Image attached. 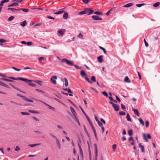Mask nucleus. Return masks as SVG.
<instances>
[{
	"mask_svg": "<svg viewBox=\"0 0 160 160\" xmlns=\"http://www.w3.org/2000/svg\"><path fill=\"white\" fill-rule=\"evenodd\" d=\"M8 78L14 80H20L21 81H24L25 82H36V83L39 84L40 85H41V84L39 83V82H41L42 81L38 80H37L36 81H32L29 80L25 78H16L13 77H9Z\"/></svg>",
	"mask_w": 160,
	"mask_h": 160,
	"instance_id": "1",
	"label": "nucleus"
},
{
	"mask_svg": "<svg viewBox=\"0 0 160 160\" xmlns=\"http://www.w3.org/2000/svg\"><path fill=\"white\" fill-rule=\"evenodd\" d=\"M62 62H65L68 65L70 66L74 65V63L72 61H69L67 59L63 58L62 59Z\"/></svg>",
	"mask_w": 160,
	"mask_h": 160,
	"instance_id": "2",
	"label": "nucleus"
},
{
	"mask_svg": "<svg viewBox=\"0 0 160 160\" xmlns=\"http://www.w3.org/2000/svg\"><path fill=\"white\" fill-rule=\"evenodd\" d=\"M85 14H86L88 15L92 14L94 12V11L91 9L90 8H87L84 9Z\"/></svg>",
	"mask_w": 160,
	"mask_h": 160,
	"instance_id": "3",
	"label": "nucleus"
},
{
	"mask_svg": "<svg viewBox=\"0 0 160 160\" xmlns=\"http://www.w3.org/2000/svg\"><path fill=\"white\" fill-rule=\"evenodd\" d=\"M57 79V77L56 76H53L51 78L50 81L51 82L54 84H56L57 83L56 80Z\"/></svg>",
	"mask_w": 160,
	"mask_h": 160,
	"instance_id": "4",
	"label": "nucleus"
},
{
	"mask_svg": "<svg viewBox=\"0 0 160 160\" xmlns=\"http://www.w3.org/2000/svg\"><path fill=\"white\" fill-rule=\"evenodd\" d=\"M9 1V0H2L0 4V7H2L3 6L4 3L6 2H8ZM2 9V8H0V13Z\"/></svg>",
	"mask_w": 160,
	"mask_h": 160,
	"instance_id": "5",
	"label": "nucleus"
},
{
	"mask_svg": "<svg viewBox=\"0 0 160 160\" xmlns=\"http://www.w3.org/2000/svg\"><path fill=\"white\" fill-rule=\"evenodd\" d=\"M94 146L95 149V158H97L98 157V148L96 144H94Z\"/></svg>",
	"mask_w": 160,
	"mask_h": 160,
	"instance_id": "6",
	"label": "nucleus"
},
{
	"mask_svg": "<svg viewBox=\"0 0 160 160\" xmlns=\"http://www.w3.org/2000/svg\"><path fill=\"white\" fill-rule=\"evenodd\" d=\"M92 18L94 20H102L101 18H100L98 16L96 15H93L92 16Z\"/></svg>",
	"mask_w": 160,
	"mask_h": 160,
	"instance_id": "7",
	"label": "nucleus"
},
{
	"mask_svg": "<svg viewBox=\"0 0 160 160\" xmlns=\"http://www.w3.org/2000/svg\"><path fill=\"white\" fill-rule=\"evenodd\" d=\"M70 110L73 115L74 116L75 118H76L77 114L73 108L72 107H70Z\"/></svg>",
	"mask_w": 160,
	"mask_h": 160,
	"instance_id": "8",
	"label": "nucleus"
},
{
	"mask_svg": "<svg viewBox=\"0 0 160 160\" xmlns=\"http://www.w3.org/2000/svg\"><path fill=\"white\" fill-rule=\"evenodd\" d=\"M114 109L116 111H118L119 110V106L117 104H114L112 106Z\"/></svg>",
	"mask_w": 160,
	"mask_h": 160,
	"instance_id": "9",
	"label": "nucleus"
},
{
	"mask_svg": "<svg viewBox=\"0 0 160 160\" xmlns=\"http://www.w3.org/2000/svg\"><path fill=\"white\" fill-rule=\"evenodd\" d=\"M103 56L101 55L99 56L97 58L98 61L100 63H101L103 62Z\"/></svg>",
	"mask_w": 160,
	"mask_h": 160,
	"instance_id": "10",
	"label": "nucleus"
},
{
	"mask_svg": "<svg viewBox=\"0 0 160 160\" xmlns=\"http://www.w3.org/2000/svg\"><path fill=\"white\" fill-rule=\"evenodd\" d=\"M56 143L57 145V147L59 149H60L61 148V146L60 144V143L59 142V141L58 139H57V140H56Z\"/></svg>",
	"mask_w": 160,
	"mask_h": 160,
	"instance_id": "11",
	"label": "nucleus"
},
{
	"mask_svg": "<svg viewBox=\"0 0 160 160\" xmlns=\"http://www.w3.org/2000/svg\"><path fill=\"white\" fill-rule=\"evenodd\" d=\"M27 22L26 20H24L22 22H21L20 23V25L23 27H25L27 24Z\"/></svg>",
	"mask_w": 160,
	"mask_h": 160,
	"instance_id": "12",
	"label": "nucleus"
},
{
	"mask_svg": "<svg viewBox=\"0 0 160 160\" xmlns=\"http://www.w3.org/2000/svg\"><path fill=\"white\" fill-rule=\"evenodd\" d=\"M133 4L132 3H128L125 5H124L123 7L125 8H129L132 6Z\"/></svg>",
	"mask_w": 160,
	"mask_h": 160,
	"instance_id": "13",
	"label": "nucleus"
},
{
	"mask_svg": "<svg viewBox=\"0 0 160 160\" xmlns=\"http://www.w3.org/2000/svg\"><path fill=\"white\" fill-rule=\"evenodd\" d=\"M20 9H17L13 8H9L8 9V10H11L12 11V12H14L16 11H19Z\"/></svg>",
	"mask_w": 160,
	"mask_h": 160,
	"instance_id": "14",
	"label": "nucleus"
},
{
	"mask_svg": "<svg viewBox=\"0 0 160 160\" xmlns=\"http://www.w3.org/2000/svg\"><path fill=\"white\" fill-rule=\"evenodd\" d=\"M18 5H19V4L18 3L15 2V3H12V4L10 5H9L8 6V7H10L14 6H18Z\"/></svg>",
	"mask_w": 160,
	"mask_h": 160,
	"instance_id": "15",
	"label": "nucleus"
},
{
	"mask_svg": "<svg viewBox=\"0 0 160 160\" xmlns=\"http://www.w3.org/2000/svg\"><path fill=\"white\" fill-rule=\"evenodd\" d=\"M68 13L65 12L63 15V18L65 19H67L68 18Z\"/></svg>",
	"mask_w": 160,
	"mask_h": 160,
	"instance_id": "16",
	"label": "nucleus"
},
{
	"mask_svg": "<svg viewBox=\"0 0 160 160\" xmlns=\"http://www.w3.org/2000/svg\"><path fill=\"white\" fill-rule=\"evenodd\" d=\"M80 74L82 76H85L86 74L84 70H82L80 72Z\"/></svg>",
	"mask_w": 160,
	"mask_h": 160,
	"instance_id": "17",
	"label": "nucleus"
},
{
	"mask_svg": "<svg viewBox=\"0 0 160 160\" xmlns=\"http://www.w3.org/2000/svg\"><path fill=\"white\" fill-rule=\"evenodd\" d=\"M64 79L65 81V86L66 87H67L68 85V80L66 78H64Z\"/></svg>",
	"mask_w": 160,
	"mask_h": 160,
	"instance_id": "18",
	"label": "nucleus"
},
{
	"mask_svg": "<svg viewBox=\"0 0 160 160\" xmlns=\"http://www.w3.org/2000/svg\"><path fill=\"white\" fill-rule=\"evenodd\" d=\"M64 10H61L60 11H58V12H55L54 14H56V15H58V14H61L62 13H63L64 12Z\"/></svg>",
	"mask_w": 160,
	"mask_h": 160,
	"instance_id": "19",
	"label": "nucleus"
},
{
	"mask_svg": "<svg viewBox=\"0 0 160 160\" xmlns=\"http://www.w3.org/2000/svg\"><path fill=\"white\" fill-rule=\"evenodd\" d=\"M40 144V143H37V144H29L28 145V146L29 147H35L36 146H38Z\"/></svg>",
	"mask_w": 160,
	"mask_h": 160,
	"instance_id": "20",
	"label": "nucleus"
},
{
	"mask_svg": "<svg viewBox=\"0 0 160 160\" xmlns=\"http://www.w3.org/2000/svg\"><path fill=\"white\" fill-rule=\"evenodd\" d=\"M127 119L128 121L131 122L132 120L130 118V117L128 113H127L126 116Z\"/></svg>",
	"mask_w": 160,
	"mask_h": 160,
	"instance_id": "21",
	"label": "nucleus"
},
{
	"mask_svg": "<svg viewBox=\"0 0 160 160\" xmlns=\"http://www.w3.org/2000/svg\"><path fill=\"white\" fill-rule=\"evenodd\" d=\"M124 81L125 82L128 83H130L131 82L130 80L128 77H126L125 78Z\"/></svg>",
	"mask_w": 160,
	"mask_h": 160,
	"instance_id": "22",
	"label": "nucleus"
},
{
	"mask_svg": "<svg viewBox=\"0 0 160 160\" xmlns=\"http://www.w3.org/2000/svg\"><path fill=\"white\" fill-rule=\"evenodd\" d=\"M99 48L103 51V52L104 53V54H107L106 51L105 49L104 48H103L101 46H100Z\"/></svg>",
	"mask_w": 160,
	"mask_h": 160,
	"instance_id": "23",
	"label": "nucleus"
},
{
	"mask_svg": "<svg viewBox=\"0 0 160 160\" xmlns=\"http://www.w3.org/2000/svg\"><path fill=\"white\" fill-rule=\"evenodd\" d=\"M132 110L134 111L135 114L137 116H139L138 110L137 109H134L133 108L132 109Z\"/></svg>",
	"mask_w": 160,
	"mask_h": 160,
	"instance_id": "24",
	"label": "nucleus"
},
{
	"mask_svg": "<svg viewBox=\"0 0 160 160\" xmlns=\"http://www.w3.org/2000/svg\"><path fill=\"white\" fill-rule=\"evenodd\" d=\"M138 120H139L140 123H141V124L143 126H144V122L141 118H139Z\"/></svg>",
	"mask_w": 160,
	"mask_h": 160,
	"instance_id": "25",
	"label": "nucleus"
},
{
	"mask_svg": "<svg viewBox=\"0 0 160 160\" xmlns=\"http://www.w3.org/2000/svg\"><path fill=\"white\" fill-rule=\"evenodd\" d=\"M24 98L25 100L28 102H33V100H32L28 99L25 97H24Z\"/></svg>",
	"mask_w": 160,
	"mask_h": 160,
	"instance_id": "26",
	"label": "nucleus"
},
{
	"mask_svg": "<svg viewBox=\"0 0 160 160\" xmlns=\"http://www.w3.org/2000/svg\"><path fill=\"white\" fill-rule=\"evenodd\" d=\"M34 132L38 134H42V132L40 131H39V130L34 131Z\"/></svg>",
	"mask_w": 160,
	"mask_h": 160,
	"instance_id": "27",
	"label": "nucleus"
},
{
	"mask_svg": "<svg viewBox=\"0 0 160 160\" xmlns=\"http://www.w3.org/2000/svg\"><path fill=\"white\" fill-rule=\"evenodd\" d=\"M143 139L146 141V142H148V140L146 136V134L145 133H143Z\"/></svg>",
	"mask_w": 160,
	"mask_h": 160,
	"instance_id": "28",
	"label": "nucleus"
},
{
	"mask_svg": "<svg viewBox=\"0 0 160 160\" xmlns=\"http://www.w3.org/2000/svg\"><path fill=\"white\" fill-rule=\"evenodd\" d=\"M85 80L87 81L90 84H92V82L91 81H90L89 80V78H88L87 77H86L85 78Z\"/></svg>",
	"mask_w": 160,
	"mask_h": 160,
	"instance_id": "29",
	"label": "nucleus"
},
{
	"mask_svg": "<svg viewBox=\"0 0 160 160\" xmlns=\"http://www.w3.org/2000/svg\"><path fill=\"white\" fill-rule=\"evenodd\" d=\"M9 85H11L12 87L13 88H14L16 89L17 90H18V91H20V92H23L22 91H21V90H20L19 88H16L15 87H14L13 85L11 83H9Z\"/></svg>",
	"mask_w": 160,
	"mask_h": 160,
	"instance_id": "30",
	"label": "nucleus"
},
{
	"mask_svg": "<svg viewBox=\"0 0 160 160\" xmlns=\"http://www.w3.org/2000/svg\"><path fill=\"white\" fill-rule=\"evenodd\" d=\"M132 129L129 130L128 131V135L131 136L132 135Z\"/></svg>",
	"mask_w": 160,
	"mask_h": 160,
	"instance_id": "31",
	"label": "nucleus"
},
{
	"mask_svg": "<svg viewBox=\"0 0 160 160\" xmlns=\"http://www.w3.org/2000/svg\"><path fill=\"white\" fill-rule=\"evenodd\" d=\"M14 18V17L13 16L10 17L8 19V21H11Z\"/></svg>",
	"mask_w": 160,
	"mask_h": 160,
	"instance_id": "32",
	"label": "nucleus"
},
{
	"mask_svg": "<svg viewBox=\"0 0 160 160\" xmlns=\"http://www.w3.org/2000/svg\"><path fill=\"white\" fill-rule=\"evenodd\" d=\"M84 14H85V11L84 10H83L82 12H79V13H78V15H82Z\"/></svg>",
	"mask_w": 160,
	"mask_h": 160,
	"instance_id": "33",
	"label": "nucleus"
},
{
	"mask_svg": "<svg viewBox=\"0 0 160 160\" xmlns=\"http://www.w3.org/2000/svg\"><path fill=\"white\" fill-rule=\"evenodd\" d=\"M145 5V4L143 3V4H136V6L138 8H140L142 6H144Z\"/></svg>",
	"mask_w": 160,
	"mask_h": 160,
	"instance_id": "34",
	"label": "nucleus"
},
{
	"mask_svg": "<svg viewBox=\"0 0 160 160\" xmlns=\"http://www.w3.org/2000/svg\"><path fill=\"white\" fill-rule=\"evenodd\" d=\"M102 94L103 95H104V96H105L106 97H108V95L107 93L105 91H104V92H102Z\"/></svg>",
	"mask_w": 160,
	"mask_h": 160,
	"instance_id": "35",
	"label": "nucleus"
},
{
	"mask_svg": "<svg viewBox=\"0 0 160 160\" xmlns=\"http://www.w3.org/2000/svg\"><path fill=\"white\" fill-rule=\"evenodd\" d=\"M91 80L94 82H96L95 77L94 76H92V77L91 78Z\"/></svg>",
	"mask_w": 160,
	"mask_h": 160,
	"instance_id": "36",
	"label": "nucleus"
},
{
	"mask_svg": "<svg viewBox=\"0 0 160 160\" xmlns=\"http://www.w3.org/2000/svg\"><path fill=\"white\" fill-rule=\"evenodd\" d=\"M160 3L159 2H157V3H155L153 4V6L154 7H157L159 6V5Z\"/></svg>",
	"mask_w": 160,
	"mask_h": 160,
	"instance_id": "37",
	"label": "nucleus"
},
{
	"mask_svg": "<svg viewBox=\"0 0 160 160\" xmlns=\"http://www.w3.org/2000/svg\"><path fill=\"white\" fill-rule=\"evenodd\" d=\"M28 85L30 86L34 87H35L36 86V85L35 84L32 83H29Z\"/></svg>",
	"mask_w": 160,
	"mask_h": 160,
	"instance_id": "38",
	"label": "nucleus"
},
{
	"mask_svg": "<svg viewBox=\"0 0 160 160\" xmlns=\"http://www.w3.org/2000/svg\"><path fill=\"white\" fill-rule=\"evenodd\" d=\"M119 114L121 115H126V113L123 111L120 112H119Z\"/></svg>",
	"mask_w": 160,
	"mask_h": 160,
	"instance_id": "39",
	"label": "nucleus"
},
{
	"mask_svg": "<svg viewBox=\"0 0 160 160\" xmlns=\"http://www.w3.org/2000/svg\"><path fill=\"white\" fill-rule=\"evenodd\" d=\"M29 112L33 113H38V112L35 111H33L32 110H28Z\"/></svg>",
	"mask_w": 160,
	"mask_h": 160,
	"instance_id": "40",
	"label": "nucleus"
},
{
	"mask_svg": "<svg viewBox=\"0 0 160 160\" xmlns=\"http://www.w3.org/2000/svg\"><path fill=\"white\" fill-rule=\"evenodd\" d=\"M116 147H117V145L116 144H114L112 145V149L114 151H115V150L116 148Z\"/></svg>",
	"mask_w": 160,
	"mask_h": 160,
	"instance_id": "41",
	"label": "nucleus"
},
{
	"mask_svg": "<svg viewBox=\"0 0 160 160\" xmlns=\"http://www.w3.org/2000/svg\"><path fill=\"white\" fill-rule=\"evenodd\" d=\"M95 14H96L97 15H101L102 14V13L101 12H93Z\"/></svg>",
	"mask_w": 160,
	"mask_h": 160,
	"instance_id": "42",
	"label": "nucleus"
},
{
	"mask_svg": "<svg viewBox=\"0 0 160 160\" xmlns=\"http://www.w3.org/2000/svg\"><path fill=\"white\" fill-rule=\"evenodd\" d=\"M80 155L81 157L82 158H83V152H82V150H81L80 151Z\"/></svg>",
	"mask_w": 160,
	"mask_h": 160,
	"instance_id": "43",
	"label": "nucleus"
},
{
	"mask_svg": "<svg viewBox=\"0 0 160 160\" xmlns=\"http://www.w3.org/2000/svg\"><path fill=\"white\" fill-rule=\"evenodd\" d=\"M58 32L59 34H60L62 35H63L64 34L62 30H58Z\"/></svg>",
	"mask_w": 160,
	"mask_h": 160,
	"instance_id": "44",
	"label": "nucleus"
},
{
	"mask_svg": "<svg viewBox=\"0 0 160 160\" xmlns=\"http://www.w3.org/2000/svg\"><path fill=\"white\" fill-rule=\"evenodd\" d=\"M21 10L24 12H28L29 11V10L28 9H21Z\"/></svg>",
	"mask_w": 160,
	"mask_h": 160,
	"instance_id": "45",
	"label": "nucleus"
},
{
	"mask_svg": "<svg viewBox=\"0 0 160 160\" xmlns=\"http://www.w3.org/2000/svg\"><path fill=\"white\" fill-rule=\"evenodd\" d=\"M146 127H148L149 125V122L148 121H146L145 122Z\"/></svg>",
	"mask_w": 160,
	"mask_h": 160,
	"instance_id": "46",
	"label": "nucleus"
},
{
	"mask_svg": "<svg viewBox=\"0 0 160 160\" xmlns=\"http://www.w3.org/2000/svg\"><path fill=\"white\" fill-rule=\"evenodd\" d=\"M32 118L34 119L35 120L37 121H38V122H39V120L38 118L35 117H32Z\"/></svg>",
	"mask_w": 160,
	"mask_h": 160,
	"instance_id": "47",
	"label": "nucleus"
},
{
	"mask_svg": "<svg viewBox=\"0 0 160 160\" xmlns=\"http://www.w3.org/2000/svg\"><path fill=\"white\" fill-rule=\"evenodd\" d=\"M21 113L23 115H29V114L26 112H22Z\"/></svg>",
	"mask_w": 160,
	"mask_h": 160,
	"instance_id": "48",
	"label": "nucleus"
},
{
	"mask_svg": "<svg viewBox=\"0 0 160 160\" xmlns=\"http://www.w3.org/2000/svg\"><path fill=\"white\" fill-rule=\"evenodd\" d=\"M78 37L79 38H82L83 37L82 34L81 33H80L78 36Z\"/></svg>",
	"mask_w": 160,
	"mask_h": 160,
	"instance_id": "49",
	"label": "nucleus"
},
{
	"mask_svg": "<svg viewBox=\"0 0 160 160\" xmlns=\"http://www.w3.org/2000/svg\"><path fill=\"white\" fill-rule=\"evenodd\" d=\"M98 125L100 126L101 127H103L102 126V123L100 122H99V121H98Z\"/></svg>",
	"mask_w": 160,
	"mask_h": 160,
	"instance_id": "50",
	"label": "nucleus"
},
{
	"mask_svg": "<svg viewBox=\"0 0 160 160\" xmlns=\"http://www.w3.org/2000/svg\"><path fill=\"white\" fill-rule=\"evenodd\" d=\"M6 42V41L3 39H0V43H4Z\"/></svg>",
	"mask_w": 160,
	"mask_h": 160,
	"instance_id": "51",
	"label": "nucleus"
},
{
	"mask_svg": "<svg viewBox=\"0 0 160 160\" xmlns=\"http://www.w3.org/2000/svg\"><path fill=\"white\" fill-rule=\"evenodd\" d=\"M144 42L145 43V45L146 47H148V42H147L145 40V39H144Z\"/></svg>",
	"mask_w": 160,
	"mask_h": 160,
	"instance_id": "52",
	"label": "nucleus"
},
{
	"mask_svg": "<svg viewBox=\"0 0 160 160\" xmlns=\"http://www.w3.org/2000/svg\"><path fill=\"white\" fill-rule=\"evenodd\" d=\"M0 76L3 78H6L7 77V76L4 75L2 73H0Z\"/></svg>",
	"mask_w": 160,
	"mask_h": 160,
	"instance_id": "53",
	"label": "nucleus"
},
{
	"mask_svg": "<svg viewBox=\"0 0 160 160\" xmlns=\"http://www.w3.org/2000/svg\"><path fill=\"white\" fill-rule=\"evenodd\" d=\"M141 148L142 151L143 152H144L145 150L144 147L143 146H141Z\"/></svg>",
	"mask_w": 160,
	"mask_h": 160,
	"instance_id": "54",
	"label": "nucleus"
},
{
	"mask_svg": "<svg viewBox=\"0 0 160 160\" xmlns=\"http://www.w3.org/2000/svg\"><path fill=\"white\" fill-rule=\"evenodd\" d=\"M20 148L18 146H16L15 148V151H18L20 150Z\"/></svg>",
	"mask_w": 160,
	"mask_h": 160,
	"instance_id": "55",
	"label": "nucleus"
},
{
	"mask_svg": "<svg viewBox=\"0 0 160 160\" xmlns=\"http://www.w3.org/2000/svg\"><path fill=\"white\" fill-rule=\"evenodd\" d=\"M74 66L77 69H81V67H79L77 65H74Z\"/></svg>",
	"mask_w": 160,
	"mask_h": 160,
	"instance_id": "56",
	"label": "nucleus"
},
{
	"mask_svg": "<svg viewBox=\"0 0 160 160\" xmlns=\"http://www.w3.org/2000/svg\"><path fill=\"white\" fill-rule=\"evenodd\" d=\"M48 106V108L51 109L52 110H55V108L52 106H50L49 105V106Z\"/></svg>",
	"mask_w": 160,
	"mask_h": 160,
	"instance_id": "57",
	"label": "nucleus"
},
{
	"mask_svg": "<svg viewBox=\"0 0 160 160\" xmlns=\"http://www.w3.org/2000/svg\"><path fill=\"white\" fill-rule=\"evenodd\" d=\"M137 73H138V75L139 79L140 80H141L142 79L140 73L138 72H137Z\"/></svg>",
	"mask_w": 160,
	"mask_h": 160,
	"instance_id": "58",
	"label": "nucleus"
},
{
	"mask_svg": "<svg viewBox=\"0 0 160 160\" xmlns=\"http://www.w3.org/2000/svg\"><path fill=\"white\" fill-rule=\"evenodd\" d=\"M36 91H38V92H40L41 93H44L45 92L40 89H35Z\"/></svg>",
	"mask_w": 160,
	"mask_h": 160,
	"instance_id": "59",
	"label": "nucleus"
},
{
	"mask_svg": "<svg viewBox=\"0 0 160 160\" xmlns=\"http://www.w3.org/2000/svg\"><path fill=\"white\" fill-rule=\"evenodd\" d=\"M32 42H27V45L30 46L32 44Z\"/></svg>",
	"mask_w": 160,
	"mask_h": 160,
	"instance_id": "60",
	"label": "nucleus"
},
{
	"mask_svg": "<svg viewBox=\"0 0 160 160\" xmlns=\"http://www.w3.org/2000/svg\"><path fill=\"white\" fill-rule=\"evenodd\" d=\"M121 106L122 108V109L124 110V109H126L125 106L124 105H123V104H121Z\"/></svg>",
	"mask_w": 160,
	"mask_h": 160,
	"instance_id": "61",
	"label": "nucleus"
},
{
	"mask_svg": "<svg viewBox=\"0 0 160 160\" xmlns=\"http://www.w3.org/2000/svg\"><path fill=\"white\" fill-rule=\"evenodd\" d=\"M100 120L104 124H105L106 123L105 121H104V120L102 118H101L100 119Z\"/></svg>",
	"mask_w": 160,
	"mask_h": 160,
	"instance_id": "62",
	"label": "nucleus"
},
{
	"mask_svg": "<svg viewBox=\"0 0 160 160\" xmlns=\"http://www.w3.org/2000/svg\"><path fill=\"white\" fill-rule=\"evenodd\" d=\"M116 98L117 100H118V102H120L121 101L120 99L117 95L116 96Z\"/></svg>",
	"mask_w": 160,
	"mask_h": 160,
	"instance_id": "63",
	"label": "nucleus"
},
{
	"mask_svg": "<svg viewBox=\"0 0 160 160\" xmlns=\"http://www.w3.org/2000/svg\"><path fill=\"white\" fill-rule=\"evenodd\" d=\"M83 2L85 3H87L89 2V0H83Z\"/></svg>",
	"mask_w": 160,
	"mask_h": 160,
	"instance_id": "64",
	"label": "nucleus"
}]
</instances>
